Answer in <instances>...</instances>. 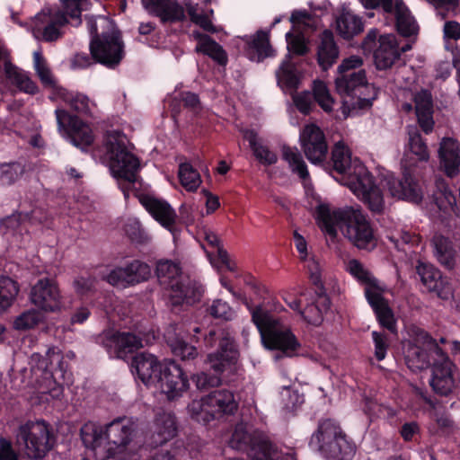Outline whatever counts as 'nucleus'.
<instances>
[{"instance_id": "nucleus-58", "label": "nucleus", "mask_w": 460, "mask_h": 460, "mask_svg": "<svg viewBox=\"0 0 460 460\" xmlns=\"http://www.w3.org/2000/svg\"><path fill=\"white\" fill-rule=\"evenodd\" d=\"M40 320L41 315L36 310H28L16 317L13 324L17 330H28L38 325Z\"/></svg>"}, {"instance_id": "nucleus-28", "label": "nucleus", "mask_w": 460, "mask_h": 460, "mask_svg": "<svg viewBox=\"0 0 460 460\" xmlns=\"http://www.w3.org/2000/svg\"><path fill=\"white\" fill-rule=\"evenodd\" d=\"M102 342L106 348L114 350L118 358L124 360L142 347V339L130 332H109Z\"/></svg>"}, {"instance_id": "nucleus-3", "label": "nucleus", "mask_w": 460, "mask_h": 460, "mask_svg": "<svg viewBox=\"0 0 460 460\" xmlns=\"http://www.w3.org/2000/svg\"><path fill=\"white\" fill-rule=\"evenodd\" d=\"M325 170L334 171L339 174L351 175V188L354 193L373 215H381L385 209L382 190L376 184L372 173L364 166L352 168L351 153L342 142L335 144L330 161H325Z\"/></svg>"}, {"instance_id": "nucleus-26", "label": "nucleus", "mask_w": 460, "mask_h": 460, "mask_svg": "<svg viewBox=\"0 0 460 460\" xmlns=\"http://www.w3.org/2000/svg\"><path fill=\"white\" fill-rule=\"evenodd\" d=\"M139 203L162 226L172 232L177 215L172 207L165 200L150 194H140Z\"/></svg>"}, {"instance_id": "nucleus-47", "label": "nucleus", "mask_w": 460, "mask_h": 460, "mask_svg": "<svg viewBox=\"0 0 460 460\" xmlns=\"http://www.w3.org/2000/svg\"><path fill=\"white\" fill-rule=\"evenodd\" d=\"M443 189L439 190L435 194V202L438 206V208L447 213V212H453L456 215L460 214V188H459V194L458 198L456 195L452 191L450 187L448 186H442Z\"/></svg>"}, {"instance_id": "nucleus-9", "label": "nucleus", "mask_w": 460, "mask_h": 460, "mask_svg": "<svg viewBox=\"0 0 460 460\" xmlns=\"http://www.w3.org/2000/svg\"><path fill=\"white\" fill-rule=\"evenodd\" d=\"M16 442L29 459L42 460L54 448L56 436L44 420H28L19 427Z\"/></svg>"}, {"instance_id": "nucleus-25", "label": "nucleus", "mask_w": 460, "mask_h": 460, "mask_svg": "<svg viewBox=\"0 0 460 460\" xmlns=\"http://www.w3.org/2000/svg\"><path fill=\"white\" fill-rule=\"evenodd\" d=\"M164 365L165 362L162 363L155 355L141 352L132 357L129 367L135 379L150 385L157 382Z\"/></svg>"}, {"instance_id": "nucleus-38", "label": "nucleus", "mask_w": 460, "mask_h": 460, "mask_svg": "<svg viewBox=\"0 0 460 460\" xmlns=\"http://www.w3.org/2000/svg\"><path fill=\"white\" fill-rule=\"evenodd\" d=\"M431 243L438 261L447 270L454 269L456 263V251L452 241L442 234H435Z\"/></svg>"}, {"instance_id": "nucleus-32", "label": "nucleus", "mask_w": 460, "mask_h": 460, "mask_svg": "<svg viewBox=\"0 0 460 460\" xmlns=\"http://www.w3.org/2000/svg\"><path fill=\"white\" fill-rule=\"evenodd\" d=\"M365 295L380 326L395 334L397 332L396 319L388 301L382 294L367 288Z\"/></svg>"}, {"instance_id": "nucleus-36", "label": "nucleus", "mask_w": 460, "mask_h": 460, "mask_svg": "<svg viewBox=\"0 0 460 460\" xmlns=\"http://www.w3.org/2000/svg\"><path fill=\"white\" fill-rule=\"evenodd\" d=\"M245 56L255 62H262L267 58L275 56V51L270 42V35L264 31H258L256 34L246 41Z\"/></svg>"}, {"instance_id": "nucleus-40", "label": "nucleus", "mask_w": 460, "mask_h": 460, "mask_svg": "<svg viewBox=\"0 0 460 460\" xmlns=\"http://www.w3.org/2000/svg\"><path fill=\"white\" fill-rule=\"evenodd\" d=\"M4 74L7 80L16 86L19 91L31 95L38 93L39 88L36 83L30 78L28 74L20 70L9 61L4 63Z\"/></svg>"}, {"instance_id": "nucleus-64", "label": "nucleus", "mask_w": 460, "mask_h": 460, "mask_svg": "<svg viewBox=\"0 0 460 460\" xmlns=\"http://www.w3.org/2000/svg\"><path fill=\"white\" fill-rule=\"evenodd\" d=\"M252 153L255 158L263 165H272L277 163V155L269 149L268 146L260 144L253 148Z\"/></svg>"}, {"instance_id": "nucleus-6", "label": "nucleus", "mask_w": 460, "mask_h": 460, "mask_svg": "<svg viewBox=\"0 0 460 460\" xmlns=\"http://www.w3.org/2000/svg\"><path fill=\"white\" fill-rule=\"evenodd\" d=\"M252 321L257 327L263 345L270 350H279L286 357L298 355L301 343L288 326L274 318L261 305L251 309Z\"/></svg>"}, {"instance_id": "nucleus-50", "label": "nucleus", "mask_w": 460, "mask_h": 460, "mask_svg": "<svg viewBox=\"0 0 460 460\" xmlns=\"http://www.w3.org/2000/svg\"><path fill=\"white\" fill-rule=\"evenodd\" d=\"M62 10L66 17L71 19L73 26H78L82 22V12L88 8L89 0H60Z\"/></svg>"}, {"instance_id": "nucleus-35", "label": "nucleus", "mask_w": 460, "mask_h": 460, "mask_svg": "<svg viewBox=\"0 0 460 460\" xmlns=\"http://www.w3.org/2000/svg\"><path fill=\"white\" fill-rule=\"evenodd\" d=\"M191 36L198 41L195 48L197 53H202L209 57L219 66H226L227 65L228 56L226 51L213 38L199 31H193Z\"/></svg>"}, {"instance_id": "nucleus-17", "label": "nucleus", "mask_w": 460, "mask_h": 460, "mask_svg": "<svg viewBox=\"0 0 460 460\" xmlns=\"http://www.w3.org/2000/svg\"><path fill=\"white\" fill-rule=\"evenodd\" d=\"M432 347L437 358L433 362L429 384L435 394L440 396H448L456 388V382L453 375V368L456 367V365L439 346L433 344Z\"/></svg>"}, {"instance_id": "nucleus-4", "label": "nucleus", "mask_w": 460, "mask_h": 460, "mask_svg": "<svg viewBox=\"0 0 460 460\" xmlns=\"http://www.w3.org/2000/svg\"><path fill=\"white\" fill-rule=\"evenodd\" d=\"M155 274L160 286L169 291L168 304L172 310L200 302L204 288L198 281L182 276L181 268L171 260H160Z\"/></svg>"}, {"instance_id": "nucleus-34", "label": "nucleus", "mask_w": 460, "mask_h": 460, "mask_svg": "<svg viewBox=\"0 0 460 460\" xmlns=\"http://www.w3.org/2000/svg\"><path fill=\"white\" fill-rule=\"evenodd\" d=\"M340 49L335 41L332 31L324 30L319 36L317 45L316 60L323 71L331 68L338 60Z\"/></svg>"}, {"instance_id": "nucleus-61", "label": "nucleus", "mask_w": 460, "mask_h": 460, "mask_svg": "<svg viewBox=\"0 0 460 460\" xmlns=\"http://www.w3.org/2000/svg\"><path fill=\"white\" fill-rule=\"evenodd\" d=\"M94 279L90 277H77L74 280V288L75 293L81 297H87L94 291Z\"/></svg>"}, {"instance_id": "nucleus-2", "label": "nucleus", "mask_w": 460, "mask_h": 460, "mask_svg": "<svg viewBox=\"0 0 460 460\" xmlns=\"http://www.w3.org/2000/svg\"><path fill=\"white\" fill-rule=\"evenodd\" d=\"M316 219L320 227L331 237L337 235V228L359 250L373 251L377 246V237L361 210L353 208L331 210L327 204L316 207Z\"/></svg>"}, {"instance_id": "nucleus-63", "label": "nucleus", "mask_w": 460, "mask_h": 460, "mask_svg": "<svg viewBox=\"0 0 460 460\" xmlns=\"http://www.w3.org/2000/svg\"><path fill=\"white\" fill-rule=\"evenodd\" d=\"M293 100L296 107L301 113L305 115L311 113L314 106V99L310 92L304 91L297 93L293 97Z\"/></svg>"}, {"instance_id": "nucleus-27", "label": "nucleus", "mask_w": 460, "mask_h": 460, "mask_svg": "<svg viewBox=\"0 0 460 460\" xmlns=\"http://www.w3.org/2000/svg\"><path fill=\"white\" fill-rule=\"evenodd\" d=\"M68 23L66 13L57 11L55 13H40L35 17L33 33L44 41L51 42L61 37L60 27Z\"/></svg>"}, {"instance_id": "nucleus-5", "label": "nucleus", "mask_w": 460, "mask_h": 460, "mask_svg": "<svg viewBox=\"0 0 460 460\" xmlns=\"http://www.w3.org/2000/svg\"><path fill=\"white\" fill-rule=\"evenodd\" d=\"M310 447L328 460H351L357 451L354 440L334 419H321L312 434Z\"/></svg>"}, {"instance_id": "nucleus-20", "label": "nucleus", "mask_w": 460, "mask_h": 460, "mask_svg": "<svg viewBox=\"0 0 460 460\" xmlns=\"http://www.w3.org/2000/svg\"><path fill=\"white\" fill-rule=\"evenodd\" d=\"M167 346L172 353L182 361H191L198 357V349L193 342L198 343L199 337L190 336L182 324H170L164 334Z\"/></svg>"}, {"instance_id": "nucleus-54", "label": "nucleus", "mask_w": 460, "mask_h": 460, "mask_svg": "<svg viewBox=\"0 0 460 460\" xmlns=\"http://www.w3.org/2000/svg\"><path fill=\"white\" fill-rule=\"evenodd\" d=\"M124 230L130 241L137 244H146L150 240L149 235L137 219H128Z\"/></svg>"}, {"instance_id": "nucleus-33", "label": "nucleus", "mask_w": 460, "mask_h": 460, "mask_svg": "<svg viewBox=\"0 0 460 460\" xmlns=\"http://www.w3.org/2000/svg\"><path fill=\"white\" fill-rule=\"evenodd\" d=\"M374 62L378 70H385L401 58V51L394 34L379 37L378 47L374 51Z\"/></svg>"}, {"instance_id": "nucleus-11", "label": "nucleus", "mask_w": 460, "mask_h": 460, "mask_svg": "<svg viewBox=\"0 0 460 460\" xmlns=\"http://www.w3.org/2000/svg\"><path fill=\"white\" fill-rule=\"evenodd\" d=\"M308 273L314 288L305 292L304 305L299 314L305 322L317 327L323 323V316L330 310L332 301L323 284L319 265L314 261L308 264Z\"/></svg>"}, {"instance_id": "nucleus-31", "label": "nucleus", "mask_w": 460, "mask_h": 460, "mask_svg": "<svg viewBox=\"0 0 460 460\" xmlns=\"http://www.w3.org/2000/svg\"><path fill=\"white\" fill-rule=\"evenodd\" d=\"M177 434L176 418L173 413L159 411L155 413L154 430L149 445L153 447H163Z\"/></svg>"}, {"instance_id": "nucleus-62", "label": "nucleus", "mask_w": 460, "mask_h": 460, "mask_svg": "<svg viewBox=\"0 0 460 460\" xmlns=\"http://www.w3.org/2000/svg\"><path fill=\"white\" fill-rule=\"evenodd\" d=\"M375 346V357L378 361L385 359L389 349V343L385 334L374 331L372 332Z\"/></svg>"}, {"instance_id": "nucleus-10", "label": "nucleus", "mask_w": 460, "mask_h": 460, "mask_svg": "<svg viewBox=\"0 0 460 460\" xmlns=\"http://www.w3.org/2000/svg\"><path fill=\"white\" fill-rule=\"evenodd\" d=\"M238 409L234 394L226 389L216 390L200 400H193L188 405L190 418L203 425L225 415H233Z\"/></svg>"}, {"instance_id": "nucleus-55", "label": "nucleus", "mask_w": 460, "mask_h": 460, "mask_svg": "<svg viewBox=\"0 0 460 460\" xmlns=\"http://www.w3.org/2000/svg\"><path fill=\"white\" fill-rule=\"evenodd\" d=\"M181 106L197 111L200 106V101L198 94L192 92H183L179 94V98H174L172 102V111L173 113H179Z\"/></svg>"}, {"instance_id": "nucleus-12", "label": "nucleus", "mask_w": 460, "mask_h": 460, "mask_svg": "<svg viewBox=\"0 0 460 460\" xmlns=\"http://www.w3.org/2000/svg\"><path fill=\"white\" fill-rule=\"evenodd\" d=\"M229 446L246 453L251 460H279L280 456L271 442L250 433L243 424L235 426Z\"/></svg>"}, {"instance_id": "nucleus-44", "label": "nucleus", "mask_w": 460, "mask_h": 460, "mask_svg": "<svg viewBox=\"0 0 460 460\" xmlns=\"http://www.w3.org/2000/svg\"><path fill=\"white\" fill-rule=\"evenodd\" d=\"M19 291L20 286L17 281L8 276H0V314L13 305Z\"/></svg>"}, {"instance_id": "nucleus-48", "label": "nucleus", "mask_w": 460, "mask_h": 460, "mask_svg": "<svg viewBox=\"0 0 460 460\" xmlns=\"http://www.w3.org/2000/svg\"><path fill=\"white\" fill-rule=\"evenodd\" d=\"M409 135V149L411 155L414 156L419 162L427 163L429 159V152L426 141L422 138L417 128H410Z\"/></svg>"}, {"instance_id": "nucleus-8", "label": "nucleus", "mask_w": 460, "mask_h": 460, "mask_svg": "<svg viewBox=\"0 0 460 460\" xmlns=\"http://www.w3.org/2000/svg\"><path fill=\"white\" fill-rule=\"evenodd\" d=\"M31 372L36 376L39 388L47 392L54 399H60L63 394V384L70 379L67 362L59 353L48 350L46 357L38 353L31 356Z\"/></svg>"}, {"instance_id": "nucleus-39", "label": "nucleus", "mask_w": 460, "mask_h": 460, "mask_svg": "<svg viewBox=\"0 0 460 460\" xmlns=\"http://www.w3.org/2000/svg\"><path fill=\"white\" fill-rule=\"evenodd\" d=\"M394 8L391 14L395 16L397 32L402 37H411L417 34L418 25L402 1L396 0Z\"/></svg>"}, {"instance_id": "nucleus-37", "label": "nucleus", "mask_w": 460, "mask_h": 460, "mask_svg": "<svg viewBox=\"0 0 460 460\" xmlns=\"http://www.w3.org/2000/svg\"><path fill=\"white\" fill-rule=\"evenodd\" d=\"M277 84L283 91L296 92L301 83V74L290 55L281 62L275 73Z\"/></svg>"}, {"instance_id": "nucleus-19", "label": "nucleus", "mask_w": 460, "mask_h": 460, "mask_svg": "<svg viewBox=\"0 0 460 460\" xmlns=\"http://www.w3.org/2000/svg\"><path fill=\"white\" fill-rule=\"evenodd\" d=\"M156 383L169 401L181 397L190 388V379L187 373L174 359L165 361L163 374Z\"/></svg>"}, {"instance_id": "nucleus-22", "label": "nucleus", "mask_w": 460, "mask_h": 460, "mask_svg": "<svg viewBox=\"0 0 460 460\" xmlns=\"http://www.w3.org/2000/svg\"><path fill=\"white\" fill-rule=\"evenodd\" d=\"M413 157L404 159V168L401 178L391 177L387 181L388 190L394 198L412 202H419L422 199L421 187L419 181L412 175L411 167Z\"/></svg>"}, {"instance_id": "nucleus-13", "label": "nucleus", "mask_w": 460, "mask_h": 460, "mask_svg": "<svg viewBox=\"0 0 460 460\" xmlns=\"http://www.w3.org/2000/svg\"><path fill=\"white\" fill-rule=\"evenodd\" d=\"M89 49L95 63L114 69L124 58V43L119 31L102 32L90 40Z\"/></svg>"}, {"instance_id": "nucleus-14", "label": "nucleus", "mask_w": 460, "mask_h": 460, "mask_svg": "<svg viewBox=\"0 0 460 460\" xmlns=\"http://www.w3.org/2000/svg\"><path fill=\"white\" fill-rule=\"evenodd\" d=\"M439 346L437 341L426 331L418 330L413 341L404 346V359L407 367L412 370H422L433 366L437 354L432 345Z\"/></svg>"}, {"instance_id": "nucleus-53", "label": "nucleus", "mask_w": 460, "mask_h": 460, "mask_svg": "<svg viewBox=\"0 0 460 460\" xmlns=\"http://www.w3.org/2000/svg\"><path fill=\"white\" fill-rule=\"evenodd\" d=\"M348 270L361 284L371 288L377 286L376 279L359 261L356 259L350 260L348 264Z\"/></svg>"}, {"instance_id": "nucleus-29", "label": "nucleus", "mask_w": 460, "mask_h": 460, "mask_svg": "<svg viewBox=\"0 0 460 460\" xmlns=\"http://www.w3.org/2000/svg\"><path fill=\"white\" fill-rule=\"evenodd\" d=\"M144 8L160 19L162 24H173L186 18L184 8L176 0H143Z\"/></svg>"}, {"instance_id": "nucleus-57", "label": "nucleus", "mask_w": 460, "mask_h": 460, "mask_svg": "<svg viewBox=\"0 0 460 460\" xmlns=\"http://www.w3.org/2000/svg\"><path fill=\"white\" fill-rule=\"evenodd\" d=\"M207 312L213 318L224 321L232 320L234 315L231 306L221 299L214 300L212 305L207 308Z\"/></svg>"}, {"instance_id": "nucleus-1", "label": "nucleus", "mask_w": 460, "mask_h": 460, "mask_svg": "<svg viewBox=\"0 0 460 460\" xmlns=\"http://www.w3.org/2000/svg\"><path fill=\"white\" fill-rule=\"evenodd\" d=\"M193 332L202 334L206 347H217L214 352L208 355L206 363L208 369L191 376L197 389L205 391L218 386L234 372L240 353L234 337L225 329H211L202 333L200 328L195 327Z\"/></svg>"}, {"instance_id": "nucleus-23", "label": "nucleus", "mask_w": 460, "mask_h": 460, "mask_svg": "<svg viewBox=\"0 0 460 460\" xmlns=\"http://www.w3.org/2000/svg\"><path fill=\"white\" fill-rule=\"evenodd\" d=\"M300 142L307 160L323 167L328 155V144L323 130L315 124L306 125L300 134Z\"/></svg>"}, {"instance_id": "nucleus-46", "label": "nucleus", "mask_w": 460, "mask_h": 460, "mask_svg": "<svg viewBox=\"0 0 460 460\" xmlns=\"http://www.w3.org/2000/svg\"><path fill=\"white\" fill-rule=\"evenodd\" d=\"M206 240L212 247L217 248V255L214 259H210L211 264L218 269L224 267L231 272H235L237 270L236 264L229 257L226 250L221 244L220 239L215 234H208Z\"/></svg>"}, {"instance_id": "nucleus-30", "label": "nucleus", "mask_w": 460, "mask_h": 460, "mask_svg": "<svg viewBox=\"0 0 460 460\" xmlns=\"http://www.w3.org/2000/svg\"><path fill=\"white\" fill-rule=\"evenodd\" d=\"M439 170L454 178L460 172V142L452 137H443L438 150Z\"/></svg>"}, {"instance_id": "nucleus-21", "label": "nucleus", "mask_w": 460, "mask_h": 460, "mask_svg": "<svg viewBox=\"0 0 460 460\" xmlns=\"http://www.w3.org/2000/svg\"><path fill=\"white\" fill-rule=\"evenodd\" d=\"M416 273L420 278L422 286L429 293H434L436 296L445 301L453 296V287L441 270L433 264L418 261L416 265Z\"/></svg>"}, {"instance_id": "nucleus-24", "label": "nucleus", "mask_w": 460, "mask_h": 460, "mask_svg": "<svg viewBox=\"0 0 460 460\" xmlns=\"http://www.w3.org/2000/svg\"><path fill=\"white\" fill-rule=\"evenodd\" d=\"M31 303L44 312H56L61 308L62 296L55 279L44 278L37 281L30 293Z\"/></svg>"}, {"instance_id": "nucleus-7", "label": "nucleus", "mask_w": 460, "mask_h": 460, "mask_svg": "<svg viewBox=\"0 0 460 460\" xmlns=\"http://www.w3.org/2000/svg\"><path fill=\"white\" fill-rule=\"evenodd\" d=\"M127 136L118 130L109 131L104 138L105 154L109 160L113 176L126 181L127 187L121 186L127 198L128 188L135 183L139 170V159L128 149Z\"/></svg>"}, {"instance_id": "nucleus-15", "label": "nucleus", "mask_w": 460, "mask_h": 460, "mask_svg": "<svg viewBox=\"0 0 460 460\" xmlns=\"http://www.w3.org/2000/svg\"><path fill=\"white\" fill-rule=\"evenodd\" d=\"M103 429L106 443V456L103 460L115 457L122 459V455L132 438L133 424L126 417L117 418L107 424Z\"/></svg>"}, {"instance_id": "nucleus-18", "label": "nucleus", "mask_w": 460, "mask_h": 460, "mask_svg": "<svg viewBox=\"0 0 460 460\" xmlns=\"http://www.w3.org/2000/svg\"><path fill=\"white\" fill-rule=\"evenodd\" d=\"M151 272V267L146 262L136 259L115 267L104 280L113 287L127 288L148 280Z\"/></svg>"}, {"instance_id": "nucleus-45", "label": "nucleus", "mask_w": 460, "mask_h": 460, "mask_svg": "<svg viewBox=\"0 0 460 460\" xmlns=\"http://www.w3.org/2000/svg\"><path fill=\"white\" fill-rule=\"evenodd\" d=\"M282 157L288 164L292 172L296 173L302 181L310 179L307 165L301 153L295 147L283 146Z\"/></svg>"}, {"instance_id": "nucleus-43", "label": "nucleus", "mask_w": 460, "mask_h": 460, "mask_svg": "<svg viewBox=\"0 0 460 460\" xmlns=\"http://www.w3.org/2000/svg\"><path fill=\"white\" fill-rule=\"evenodd\" d=\"M83 444L86 448L96 450L106 446L103 427L93 422L84 424L80 430Z\"/></svg>"}, {"instance_id": "nucleus-16", "label": "nucleus", "mask_w": 460, "mask_h": 460, "mask_svg": "<svg viewBox=\"0 0 460 460\" xmlns=\"http://www.w3.org/2000/svg\"><path fill=\"white\" fill-rule=\"evenodd\" d=\"M55 113L58 130L65 135L75 146L84 150L93 144V135L91 128L78 116L61 109H57Z\"/></svg>"}, {"instance_id": "nucleus-56", "label": "nucleus", "mask_w": 460, "mask_h": 460, "mask_svg": "<svg viewBox=\"0 0 460 460\" xmlns=\"http://www.w3.org/2000/svg\"><path fill=\"white\" fill-rule=\"evenodd\" d=\"M286 41L288 50L295 55L305 56L309 51L307 41L301 32L296 34H294L292 31L287 32Z\"/></svg>"}, {"instance_id": "nucleus-51", "label": "nucleus", "mask_w": 460, "mask_h": 460, "mask_svg": "<svg viewBox=\"0 0 460 460\" xmlns=\"http://www.w3.org/2000/svg\"><path fill=\"white\" fill-rule=\"evenodd\" d=\"M25 172V167L14 162L0 165V186L13 184Z\"/></svg>"}, {"instance_id": "nucleus-41", "label": "nucleus", "mask_w": 460, "mask_h": 460, "mask_svg": "<svg viewBox=\"0 0 460 460\" xmlns=\"http://www.w3.org/2000/svg\"><path fill=\"white\" fill-rule=\"evenodd\" d=\"M367 84L366 72L364 69H358L350 74L339 75L335 80L337 91L340 93L352 96L358 87L366 86Z\"/></svg>"}, {"instance_id": "nucleus-60", "label": "nucleus", "mask_w": 460, "mask_h": 460, "mask_svg": "<svg viewBox=\"0 0 460 460\" xmlns=\"http://www.w3.org/2000/svg\"><path fill=\"white\" fill-rule=\"evenodd\" d=\"M33 59L35 70L42 84L45 85L53 86L55 82L51 76L50 70L45 65V60L41 53L34 52Z\"/></svg>"}, {"instance_id": "nucleus-49", "label": "nucleus", "mask_w": 460, "mask_h": 460, "mask_svg": "<svg viewBox=\"0 0 460 460\" xmlns=\"http://www.w3.org/2000/svg\"><path fill=\"white\" fill-rule=\"evenodd\" d=\"M178 177L182 187L188 191H195L201 183L199 172L189 162L180 164Z\"/></svg>"}, {"instance_id": "nucleus-42", "label": "nucleus", "mask_w": 460, "mask_h": 460, "mask_svg": "<svg viewBox=\"0 0 460 460\" xmlns=\"http://www.w3.org/2000/svg\"><path fill=\"white\" fill-rule=\"evenodd\" d=\"M364 24L361 18L346 12L341 13L336 21V29L339 34L345 40H350L363 31Z\"/></svg>"}, {"instance_id": "nucleus-52", "label": "nucleus", "mask_w": 460, "mask_h": 460, "mask_svg": "<svg viewBox=\"0 0 460 460\" xmlns=\"http://www.w3.org/2000/svg\"><path fill=\"white\" fill-rule=\"evenodd\" d=\"M312 96L315 102L326 112L332 111L333 99L331 93L323 81H314L313 85Z\"/></svg>"}, {"instance_id": "nucleus-59", "label": "nucleus", "mask_w": 460, "mask_h": 460, "mask_svg": "<svg viewBox=\"0 0 460 460\" xmlns=\"http://www.w3.org/2000/svg\"><path fill=\"white\" fill-rule=\"evenodd\" d=\"M416 115L433 114V102L431 93L422 90L414 97Z\"/></svg>"}]
</instances>
